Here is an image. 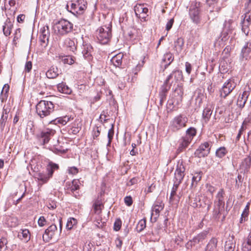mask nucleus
Returning <instances> with one entry per match:
<instances>
[{
	"mask_svg": "<svg viewBox=\"0 0 251 251\" xmlns=\"http://www.w3.org/2000/svg\"><path fill=\"white\" fill-rule=\"evenodd\" d=\"M54 107L51 101L42 100L36 105V112L40 118H43L50 115L53 111Z\"/></svg>",
	"mask_w": 251,
	"mask_h": 251,
	"instance_id": "obj_1",
	"label": "nucleus"
},
{
	"mask_svg": "<svg viewBox=\"0 0 251 251\" xmlns=\"http://www.w3.org/2000/svg\"><path fill=\"white\" fill-rule=\"evenodd\" d=\"M112 25L110 23L107 25H103L96 31V35L98 40L101 44H107L112 37Z\"/></svg>",
	"mask_w": 251,
	"mask_h": 251,
	"instance_id": "obj_2",
	"label": "nucleus"
},
{
	"mask_svg": "<svg viewBox=\"0 0 251 251\" xmlns=\"http://www.w3.org/2000/svg\"><path fill=\"white\" fill-rule=\"evenodd\" d=\"M182 77L181 72L178 70L174 71L166 78L160 88V92L167 93L172 84L174 81H177Z\"/></svg>",
	"mask_w": 251,
	"mask_h": 251,
	"instance_id": "obj_3",
	"label": "nucleus"
},
{
	"mask_svg": "<svg viewBox=\"0 0 251 251\" xmlns=\"http://www.w3.org/2000/svg\"><path fill=\"white\" fill-rule=\"evenodd\" d=\"M73 24L69 21L62 19L55 24L54 28L58 34L64 35L70 32L73 29Z\"/></svg>",
	"mask_w": 251,
	"mask_h": 251,
	"instance_id": "obj_4",
	"label": "nucleus"
},
{
	"mask_svg": "<svg viewBox=\"0 0 251 251\" xmlns=\"http://www.w3.org/2000/svg\"><path fill=\"white\" fill-rule=\"evenodd\" d=\"M236 83L232 79L226 80L219 90L220 95L221 98L225 99L235 89Z\"/></svg>",
	"mask_w": 251,
	"mask_h": 251,
	"instance_id": "obj_5",
	"label": "nucleus"
},
{
	"mask_svg": "<svg viewBox=\"0 0 251 251\" xmlns=\"http://www.w3.org/2000/svg\"><path fill=\"white\" fill-rule=\"evenodd\" d=\"M187 122V118L182 115H179L175 117L171 122L170 127L174 131H177L186 126Z\"/></svg>",
	"mask_w": 251,
	"mask_h": 251,
	"instance_id": "obj_6",
	"label": "nucleus"
},
{
	"mask_svg": "<svg viewBox=\"0 0 251 251\" xmlns=\"http://www.w3.org/2000/svg\"><path fill=\"white\" fill-rule=\"evenodd\" d=\"M55 133V130L47 128L42 131L40 134L37 135V137L42 144L45 145L49 142L51 137Z\"/></svg>",
	"mask_w": 251,
	"mask_h": 251,
	"instance_id": "obj_7",
	"label": "nucleus"
},
{
	"mask_svg": "<svg viewBox=\"0 0 251 251\" xmlns=\"http://www.w3.org/2000/svg\"><path fill=\"white\" fill-rule=\"evenodd\" d=\"M50 35V33L48 25H45L40 29L39 40L42 46L45 47L48 45Z\"/></svg>",
	"mask_w": 251,
	"mask_h": 251,
	"instance_id": "obj_8",
	"label": "nucleus"
},
{
	"mask_svg": "<svg viewBox=\"0 0 251 251\" xmlns=\"http://www.w3.org/2000/svg\"><path fill=\"white\" fill-rule=\"evenodd\" d=\"M71 8L75 12L82 14L87 8V2L84 0H77L72 3Z\"/></svg>",
	"mask_w": 251,
	"mask_h": 251,
	"instance_id": "obj_9",
	"label": "nucleus"
},
{
	"mask_svg": "<svg viewBox=\"0 0 251 251\" xmlns=\"http://www.w3.org/2000/svg\"><path fill=\"white\" fill-rule=\"evenodd\" d=\"M210 148L208 142L201 144L195 152L196 156L201 158L207 156L210 152Z\"/></svg>",
	"mask_w": 251,
	"mask_h": 251,
	"instance_id": "obj_10",
	"label": "nucleus"
},
{
	"mask_svg": "<svg viewBox=\"0 0 251 251\" xmlns=\"http://www.w3.org/2000/svg\"><path fill=\"white\" fill-rule=\"evenodd\" d=\"M57 232V227L55 224L50 225L45 231V234H39L40 236L42 235L43 240L48 242L52 238Z\"/></svg>",
	"mask_w": 251,
	"mask_h": 251,
	"instance_id": "obj_11",
	"label": "nucleus"
},
{
	"mask_svg": "<svg viewBox=\"0 0 251 251\" xmlns=\"http://www.w3.org/2000/svg\"><path fill=\"white\" fill-rule=\"evenodd\" d=\"M189 15L192 21L198 24L200 22V12L198 6L196 4L195 5H192L190 8Z\"/></svg>",
	"mask_w": 251,
	"mask_h": 251,
	"instance_id": "obj_12",
	"label": "nucleus"
},
{
	"mask_svg": "<svg viewBox=\"0 0 251 251\" xmlns=\"http://www.w3.org/2000/svg\"><path fill=\"white\" fill-rule=\"evenodd\" d=\"M251 51V39L248 41L242 49L240 56V60L246 61L249 58V54Z\"/></svg>",
	"mask_w": 251,
	"mask_h": 251,
	"instance_id": "obj_13",
	"label": "nucleus"
},
{
	"mask_svg": "<svg viewBox=\"0 0 251 251\" xmlns=\"http://www.w3.org/2000/svg\"><path fill=\"white\" fill-rule=\"evenodd\" d=\"M185 169L182 164L177 165L175 173L174 181L181 183L185 176Z\"/></svg>",
	"mask_w": 251,
	"mask_h": 251,
	"instance_id": "obj_14",
	"label": "nucleus"
},
{
	"mask_svg": "<svg viewBox=\"0 0 251 251\" xmlns=\"http://www.w3.org/2000/svg\"><path fill=\"white\" fill-rule=\"evenodd\" d=\"M134 11L137 17L145 19L146 15L148 12V9L144 7L143 4H137L134 7Z\"/></svg>",
	"mask_w": 251,
	"mask_h": 251,
	"instance_id": "obj_15",
	"label": "nucleus"
},
{
	"mask_svg": "<svg viewBox=\"0 0 251 251\" xmlns=\"http://www.w3.org/2000/svg\"><path fill=\"white\" fill-rule=\"evenodd\" d=\"M207 233L206 232H201L196 236L194 237L192 240H190L188 243L187 245L189 244L191 247L195 246L196 245L200 244L203 242V241L205 239L206 237Z\"/></svg>",
	"mask_w": 251,
	"mask_h": 251,
	"instance_id": "obj_16",
	"label": "nucleus"
},
{
	"mask_svg": "<svg viewBox=\"0 0 251 251\" xmlns=\"http://www.w3.org/2000/svg\"><path fill=\"white\" fill-rule=\"evenodd\" d=\"M251 166V153L245 158L240 165V170L241 172H248Z\"/></svg>",
	"mask_w": 251,
	"mask_h": 251,
	"instance_id": "obj_17",
	"label": "nucleus"
},
{
	"mask_svg": "<svg viewBox=\"0 0 251 251\" xmlns=\"http://www.w3.org/2000/svg\"><path fill=\"white\" fill-rule=\"evenodd\" d=\"M73 119L71 116H65L63 117H60L56 118V119L51 121L50 124L54 125H61L64 126L67 124L68 122Z\"/></svg>",
	"mask_w": 251,
	"mask_h": 251,
	"instance_id": "obj_18",
	"label": "nucleus"
},
{
	"mask_svg": "<svg viewBox=\"0 0 251 251\" xmlns=\"http://www.w3.org/2000/svg\"><path fill=\"white\" fill-rule=\"evenodd\" d=\"M183 95V88L181 86L177 85L175 88L173 93L174 101H176L177 103H179L182 101Z\"/></svg>",
	"mask_w": 251,
	"mask_h": 251,
	"instance_id": "obj_19",
	"label": "nucleus"
},
{
	"mask_svg": "<svg viewBox=\"0 0 251 251\" xmlns=\"http://www.w3.org/2000/svg\"><path fill=\"white\" fill-rule=\"evenodd\" d=\"M191 142V137L185 136L182 137L179 140V145L178 148V151L181 152L184 151Z\"/></svg>",
	"mask_w": 251,
	"mask_h": 251,
	"instance_id": "obj_20",
	"label": "nucleus"
},
{
	"mask_svg": "<svg viewBox=\"0 0 251 251\" xmlns=\"http://www.w3.org/2000/svg\"><path fill=\"white\" fill-rule=\"evenodd\" d=\"M164 204L161 202H155L152 208L151 217L155 216L154 219L156 220L158 217L160 212L163 210Z\"/></svg>",
	"mask_w": 251,
	"mask_h": 251,
	"instance_id": "obj_21",
	"label": "nucleus"
},
{
	"mask_svg": "<svg viewBox=\"0 0 251 251\" xmlns=\"http://www.w3.org/2000/svg\"><path fill=\"white\" fill-rule=\"evenodd\" d=\"M235 241L234 235L230 236L226 242L225 245V251H234L235 247Z\"/></svg>",
	"mask_w": 251,
	"mask_h": 251,
	"instance_id": "obj_22",
	"label": "nucleus"
},
{
	"mask_svg": "<svg viewBox=\"0 0 251 251\" xmlns=\"http://www.w3.org/2000/svg\"><path fill=\"white\" fill-rule=\"evenodd\" d=\"M18 237L24 242H27L30 239V234L27 229H21L18 232Z\"/></svg>",
	"mask_w": 251,
	"mask_h": 251,
	"instance_id": "obj_23",
	"label": "nucleus"
},
{
	"mask_svg": "<svg viewBox=\"0 0 251 251\" xmlns=\"http://www.w3.org/2000/svg\"><path fill=\"white\" fill-rule=\"evenodd\" d=\"M92 50L93 48L90 45H86L83 46L82 53L83 54L84 57L88 61H90L92 59L91 54Z\"/></svg>",
	"mask_w": 251,
	"mask_h": 251,
	"instance_id": "obj_24",
	"label": "nucleus"
},
{
	"mask_svg": "<svg viewBox=\"0 0 251 251\" xmlns=\"http://www.w3.org/2000/svg\"><path fill=\"white\" fill-rule=\"evenodd\" d=\"M123 56V53H119L111 58V62L116 67H119L122 65Z\"/></svg>",
	"mask_w": 251,
	"mask_h": 251,
	"instance_id": "obj_25",
	"label": "nucleus"
},
{
	"mask_svg": "<svg viewBox=\"0 0 251 251\" xmlns=\"http://www.w3.org/2000/svg\"><path fill=\"white\" fill-rule=\"evenodd\" d=\"M249 93L248 91H245L241 96H239L237 100V104L240 107H243L248 98Z\"/></svg>",
	"mask_w": 251,
	"mask_h": 251,
	"instance_id": "obj_26",
	"label": "nucleus"
},
{
	"mask_svg": "<svg viewBox=\"0 0 251 251\" xmlns=\"http://www.w3.org/2000/svg\"><path fill=\"white\" fill-rule=\"evenodd\" d=\"M225 205H220L219 204H215L213 210V217L215 219H219L220 216L224 212Z\"/></svg>",
	"mask_w": 251,
	"mask_h": 251,
	"instance_id": "obj_27",
	"label": "nucleus"
},
{
	"mask_svg": "<svg viewBox=\"0 0 251 251\" xmlns=\"http://www.w3.org/2000/svg\"><path fill=\"white\" fill-rule=\"evenodd\" d=\"M217 239H211L207 245L205 251H217Z\"/></svg>",
	"mask_w": 251,
	"mask_h": 251,
	"instance_id": "obj_28",
	"label": "nucleus"
},
{
	"mask_svg": "<svg viewBox=\"0 0 251 251\" xmlns=\"http://www.w3.org/2000/svg\"><path fill=\"white\" fill-rule=\"evenodd\" d=\"M225 192L223 189H221L218 192L216 198L217 201H215V204L220 205H225V201H224V195Z\"/></svg>",
	"mask_w": 251,
	"mask_h": 251,
	"instance_id": "obj_29",
	"label": "nucleus"
},
{
	"mask_svg": "<svg viewBox=\"0 0 251 251\" xmlns=\"http://www.w3.org/2000/svg\"><path fill=\"white\" fill-rule=\"evenodd\" d=\"M13 27V24L9 20H7L3 25V31L4 34L7 36L11 34V31Z\"/></svg>",
	"mask_w": 251,
	"mask_h": 251,
	"instance_id": "obj_30",
	"label": "nucleus"
},
{
	"mask_svg": "<svg viewBox=\"0 0 251 251\" xmlns=\"http://www.w3.org/2000/svg\"><path fill=\"white\" fill-rule=\"evenodd\" d=\"M36 175L38 179L44 183H46L50 178V176H48L47 170H46V172L41 171V172L38 173Z\"/></svg>",
	"mask_w": 251,
	"mask_h": 251,
	"instance_id": "obj_31",
	"label": "nucleus"
},
{
	"mask_svg": "<svg viewBox=\"0 0 251 251\" xmlns=\"http://www.w3.org/2000/svg\"><path fill=\"white\" fill-rule=\"evenodd\" d=\"M59 166L57 164L52 162H50L47 165L46 170L48 174V176H50L51 178L52 176L54 171L55 170L58 169Z\"/></svg>",
	"mask_w": 251,
	"mask_h": 251,
	"instance_id": "obj_32",
	"label": "nucleus"
},
{
	"mask_svg": "<svg viewBox=\"0 0 251 251\" xmlns=\"http://www.w3.org/2000/svg\"><path fill=\"white\" fill-rule=\"evenodd\" d=\"M242 251H249L251 250V232L249 233L248 237L242 245Z\"/></svg>",
	"mask_w": 251,
	"mask_h": 251,
	"instance_id": "obj_33",
	"label": "nucleus"
},
{
	"mask_svg": "<svg viewBox=\"0 0 251 251\" xmlns=\"http://www.w3.org/2000/svg\"><path fill=\"white\" fill-rule=\"evenodd\" d=\"M57 89L60 92L66 94H70L72 92V90L63 82L57 85Z\"/></svg>",
	"mask_w": 251,
	"mask_h": 251,
	"instance_id": "obj_34",
	"label": "nucleus"
},
{
	"mask_svg": "<svg viewBox=\"0 0 251 251\" xmlns=\"http://www.w3.org/2000/svg\"><path fill=\"white\" fill-rule=\"evenodd\" d=\"M46 75L49 78H54L59 75L58 69L56 67H51L46 72Z\"/></svg>",
	"mask_w": 251,
	"mask_h": 251,
	"instance_id": "obj_35",
	"label": "nucleus"
},
{
	"mask_svg": "<svg viewBox=\"0 0 251 251\" xmlns=\"http://www.w3.org/2000/svg\"><path fill=\"white\" fill-rule=\"evenodd\" d=\"M233 28V20L231 19L226 20L224 24L223 29L225 30V31H227L231 33Z\"/></svg>",
	"mask_w": 251,
	"mask_h": 251,
	"instance_id": "obj_36",
	"label": "nucleus"
},
{
	"mask_svg": "<svg viewBox=\"0 0 251 251\" xmlns=\"http://www.w3.org/2000/svg\"><path fill=\"white\" fill-rule=\"evenodd\" d=\"M65 44L68 48V49L72 52H75V51L76 50V47L75 46V41L70 38H68L65 40Z\"/></svg>",
	"mask_w": 251,
	"mask_h": 251,
	"instance_id": "obj_37",
	"label": "nucleus"
},
{
	"mask_svg": "<svg viewBox=\"0 0 251 251\" xmlns=\"http://www.w3.org/2000/svg\"><path fill=\"white\" fill-rule=\"evenodd\" d=\"M201 178V172H197L194 174L192 177L191 187H196L197 183L199 182Z\"/></svg>",
	"mask_w": 251,
	"mask_h": 251,
	"instance_id": "obj_38",
	"label": "nucleus"
},
{
	"mask_svg": "<svg viewBox=\"0 0 251 251\" xmlns=\"http://www.w3.org/2000/svg\"><path fill=\"white\" fill-rule=\"evenodd\" d=\"M103 205L100 200H96L93 204V208L94 212L96 214H99L101 211Z\"/></svg>",
	"mask_w": 251,
	"mask_h": 251,
	"instance_id": "obj_39",
	"label": "nucleus"
},
{
	"mask_svg": "<svg viewBox=\"0 0 251 251\" xmlns=\"http://www.w3.org/2000/svg\"><path fill=\"white\" fill-rule=\"evenodd\" d=\"M212 113V110L211 108L206 107L203 111L202 118L205 123H207L210 119L211 114Z\"/></svg>",
	"mask_w": 251,
	"mask_h": 251,
	"instance_id": "obj_40",
	"label": "nucleus"
},
{
	"mask_svg": "<svg viewBox=\"0 0 251 251\" xmlns=\"http://www.w3.org/2000/svg\"><path fill=\"white\" fill-rule=\"evenodd\" d=\"M184 45V40L182 38H178L175 42V48L177 52H179L182 50Z\"/></svg>",
	"mask_w": 251,
	"mask_h": 251,
	"instance_id": "obj_41",
	"label": "nucleus"
},
{
	"mask_svg": "<svg viewBox=\"0 0 251 251\" xmlns=\"http://www.w3.org/2000/svg\"><path fill=\"white\" fill-rule=\"evenodd\" d=\"M227 151L224 147L218 148L216 151V156L220 158H223L227 153Z\"/></svg>",
	"mask_w": 251,
	"mask_h": 251,
	"instance_id": "obj_42",
	"label": "nucleus"
},
{
	"mask_svg": "<svg viewBox=\"0 0 251 251\" xmlns=\"http://www.w3.org/2000/svg\"><path fill=\"white\" fill-rule=\"evenodd\" d=\"M173 59L174 57L171 53H167L164 55L162 60L167 63V64L165 65V68L171 64L173 61Z\"/></svg>",
	"mask_w": 251,
	"mask_h": 251,
	"instance_id": "obj_43",
	"label": "nucleus"
},
{
	"mask_svg": "<svg viewBox=\"0 0 251 251\" xmlns=\"http://www.w3.org/2000/svg\"><path fill=\"white\" fill-rule=\"evenodd\" d=\"M146 226V220L145 219H142L138 222L136 229L138 232L142 231Z\"/></svg>",
	"mask_w": 251,
	"mask_h": 251,
	"instance_id": "obj_44",
	"label": "nucleus"
},
{
	"mask_svg": "<svg viewBox=\"0 0 251 251\" xmlns=\"http://www.w3.org/2000/svg\"><path fill=\"white\" fill-rule=\"evenodd\" d=\"M244 26H249L251 23V13L250 12L246 13L243 22Z\"/></svg>",
	"mask_w": 251,
	"mask_h": 251,
	"instance_id": "obj_45",
	"label": "nucleus"
},
{
	"mask_svg": "<svg viewBox=\"0 0 251 251\" xmlns=\"http://www.w3.org/2000/svg\"><path fill=\"white\" fill-rule=\"evenodd\" d=\"M7 241L4 238L0 239V251H8L6 246Z\"/></svg>",
	"mask_w": 251,
	"mask_h": 251,
	"instance_id": "obj_46",
	"label": "nucleus"
},
{
	"mask_svg": "<svg viewBox=\"0 0 251 251\" xmlns=\"http://www.w3.org/2000/svg\"><path fill=\"white\" fill-rule=\"evenodd\" d=\"M62 61L64 64L72 65L75 62L74 57L72 56H66L62 59Z\"/></svg>",
	"mask_w": 251,
	"mask_h": 251,
	"instance_id": "obj_47",
	"label": "nucleus"
},
{
	"mask_svg": "<svg viewBox=\"0 0 251 251\" xmlns=\"http://www.w3.org/2000/svg\"><path fill=\"white\" fill-rule=\"evenodd\" d=\"M249 205L250 203H248L246 206L245 208L241 215L240 223H242L243 220L245 221L246 218L248 217L249 214Z\"/></svg>",
	"mask_w": 251,
	"mask_h": 251,
	"instance_id": "obj_48",
	"label": "nucleus"
},
{
	"mask_svg": "<svg viewBox=\"0 0 251 251\" xmlns=\"http://www.w3.org/2000/svg\"><path fill=\"white\" fill-rule=\"evenodd\" d=\"M76 223V220L75 218H71L67 223L66 226V228L68 230L71 229L73 228V226L75 225Z\"/></svg>",
	"mask_w": 251,
	"mask_h": 251,
	"instance_id": "obj_49",
	"label": "nucleus"
},
{
	"mask_svg": "<svg viewBox=\"0 0 251 251\" xmlns=\"http://www.w3.org/2000/svg\"><path fill=\"white\" fill-rule=\"evenodd\" d=\"M114 133V125L113 124H112L111 125V127L109 130L108 132V135H107L108 138V145H110L111 144V142L112 140L113 137Z\"/></svg>",
	"mask_w": 251,
	"mask_h": 251,
	"instance_id": "obj_50",
	"label": "nucleus"
},
{
	"mask_svg": "<svg viewBox=\"0 0 251 251\" xmlns=\"http://www.w3.org/2000/svg\"><path fill=\"white\" fill-rule=\"evenodd\" d=\"M196 130L193 127H190L186 130V135L185 136H189L191 137V140L194 136L196 135Z\"/></svg>",
	"mask_w": 251,
	"mask_h": 251,
	"instance_id": "obj_51",
	"label": "nucleus"
},
{
	"mask_svg": "<svg viewBox=\"0 0 251 251\" xmlns=\"http://www.w3.org/2000/svg\"><path fill=\"white\" fill-rule=\"evenodd\" d=\"M78 183V181L77 180H74L72 181V184H71V186H70L71 191L72 192H74L75 190L79 189V186Z\"/></svg>",
	"mask_w": 251,
	"mask_h": 251,
	"instance_id": "obj_52",
	"label": "nucleus"
},
{
	"mask_svg": "<svg viewBox=\"0 0 251 251\" xmlns=\"http://www.w3.org/2000/svg\"><path fill=\"white\" fill-rule=\"evenodd\" d=\"M176 191H177V190L173 189V188H172V191L171 193V195H170V199H169V201L170 203H173L175 202V201L177 202L178 201V199L175 200V196H176Z\"/></svg>",
	"mask_w": 251,
	"mask_h": 251,
	"instance_id": "obj_53",
	"label": "nucleus"
},
{
	"mask_svg": "<svg viewBox=\"0 0 251 251\" xmlns=\"http://www.w3.org/2000/svg\"><path fill=\"white\" fill-rule=\"evenodd\" d=\"M229 33H230V32L227 31H225V30L223 29L221 35V40L224 41H227L229 37Z\"/></svg>",
	"mask_w": 251,
	"mask_h": 251,
	"instance_id": "obj_54",
	"label": "nucleus"
},
{
	"mask_svg": "<svg viewBox=\"0 0 251 251\" xmlns=\"http://www.w3.org/2000/svg\"><path fill=\"white\" fill-rule=\"evenodd\" d=\"M122 221L120 219H116L114 224V229L115 231H118L121 228Z\"/></svg>",
	"mask_w": 251,
	"mask_h": 251,
	"instance_id": "obj_55",
	"label": "nucleus"
},
{
	"mask_svg": "<svg viewBox=\"0 0 251 251\" xmlns=\"http://www.w3.org/2000/svg\"><path fill=\"white\" fill-rule=\"evenodd\" d=\"M54 152L57 154H63L67 152V149H62L60 147H55L54 148Z\"/></svg>",
	"mask_w": 251,
	"mask_h": 251,
	"instance_id": "obj_56",
	"label": "nucleus"
},
{
	"mask_svg": "<svg viewBox=\"0 0 251 251\" xmlns=\"http://www.w3.org/2000/svg\"><path fill=\"white\" fill-rule=\"evenodd\" d=\"M246 124L245 121H244L243 124H242V126H241V127L240 128L239 131V132L237 134V136L236 137V140H239L241 137V136L243 132V131L245 130V125Z\"/></svg>",
	"mask_w": 251,
	"mask_h": 251,
	"instance_id": "obj_57",
	"label": "nucleus"
},
{
	"mask_svg": "<svg viewBox=\"0 0 251 251\" xmlns=\"http://www.w3.org/2000/svg\"><path fill=\"white\" fill-rule=\"evenodd\" d=\"M80 129L81 127L80 126H72L71 129L69 130V131L73 134L75 135L79 132Z\"/></svg>",
	"mask_w": 251,
	"mask_h": 251,
	"instance_id": "obj_58",
	"label": "nucleus"
},
{
	"mask_svg": "<svg viewBox=\"0 0 251 251\" xmlns=\"http://www.w3.org/2000/svg\"><path fill=\"white\" fill-rule=\"evenodd\" d=\"M68 171V173L71 175H76L78 172V169L75 167H70L69 168Z\"/></svg>",
	"mask_w": 251,
	"mask_h": 251,
	"instance_id": "obj_59",
	"label": "nucleus"
},
{
	"mask_svg": "<svg viewBox=\"0 0 251 251\" xmlns=\"http://www.w3.org/2000/svg\"><path fill=\"white\" fill-rule=\"evenodd\" d=\"M124 201L126 204L127 206H130L132 204V199L130 196H126L124 199Z\"/></svg>",
	"mask_w": 251,
	"mask_h": 251,
	"instance_id": "obj_60",
	"label": "nucleus"
},
{
	"mask_svg": "<svg viewBox=\"0 0 251 251\" xmlns=\"http://www.w3.org/2000/svg\"><path fill=\"white\" fill-rule=\"evenodd\" d=\"M21 29L20 28H17L14 33V37L13 38V41L18 40L21 37Z\"/></svg>",
	"mask_w": 251,
	"mask_h": 251,
	"instance_id": "obj_61",
	"label": "nucleus"
},
{
	"mask_svg": "<svg viewBox=\"0 0 251 251\" xmlns=\"http://www.w3.org/2000/svg\"><path fill=\"white\" fill-rule=\"evenodd\" d=\"M46 220L44 216L39 218L38 223L40 226H43L46 224Z\"/></svg>",
	"mask_w": 251,
	"mask_h": 251,
	"instance_id": "obj_62",
	"label": "nucleus"
},
{
	"mask_svg": "<svg viewBox=\"0 0 251 251\" xmlns=\"http://www.w3.org/2000/svg\"><path fill=\"white\" fill-rule=\"evenodd\" d=\"M174 23V19L173 18L171 19L167 23L166 26V29L167 31L170 30Z\"/></svg>",
	"mask_w": 251,
	"mask_h": 251,
	"instance_id": "obj_63",
	"label": "nucleus"
},
{
	"mask_svg": "<svg viewBox=\"0 0 251 251\" xmlns=\"http://www.w3.org/2000/svg\"><path fill=\"white\" fill-rule=\"evenodd\" d=\"M100 134V130L99 129L98 127H95L94 128L93 131V136L94 139H95L96 138H97Z\"/></svg>",
	"mask_w": 251,
	"mask_h": 251,
	"instance_id": "obj_64",
	"label": "nucleus"
}]
</instances>
